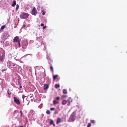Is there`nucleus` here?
<instances>
[{
	"mask_svg": "<svg viewBox=\"0 0 127 127\" xmlns=\"http://www.w3.org/2000/svg\"><path fill=\"white\" fill-rule=\"evenodd\" d=\"M44 25V24L42 23L41 24V26H43Z\"/></svg>",
	"mask_w": 127,
	"mask_h": 127,
	"instance_id": "obj_28",
	"label": "nucleus"
},
{
	"mask_svg": "<svg viewBox=\"0 0 127 127\" xmlns=\"http://www.w3.org/2000/svg\"><path fill=\"white\" fill-rule=\"evenodd\" d=\"M53 103L54 104H57L58 103H59L58 102H57L56 100H54L53 101Z\"/></svg>",
	"mask_w": 127,
	"mask_h": 127,
	"instance_id": "obj_14",
	"label": "nucleus"
},
{
	"mask_svg": "<svg viewBox=\"0 0 127 127\" xmlns=\"http://www.w3.org/2000/svg\"><path fill=\"white\" fill-rule=\"evenodd\" d=\"M16 2L15 1H13V3L12 4V6L13 7H14L15 6V5H16Z\"/></svg>",
	"mask_w": 127,
	"mask_h": 127,
	"instance_id": "obj_13",
	"label": "nucleus"
},
{
	"mask_svg": "<svg viewBox=\"0 0 127 127\" xmlns=\"http://www.w3.org/2000/svg\"><path fill=\"white\" fill-rule=\"evenodd\" d=\"M33 95L32 94H31L29 96L30 97V98H31L33 97Z\"/></svg>",
	"mask_w": 127,
	"mask_h": 127,
	"instance_id": "obj_19",
	"label": "nucleus"
},
{
	"mask_svg": "<svg viewBox=\"0 0 127 127\" xmlns=\"http://www.w3.org/2000/svg\"><path fill=\"white\" fill-rule=\"evenodd\" d=\"M20 113H21V115L22 114V112L21 111H20Z\"/></svg>",
	"mask_w": 127,
	"mask_h": 127,
	"instance_id": "obj_32",
	"label": "nucleus"
},
{
	"mask_svg": "<svg viewBox=\"0 0 127 127\" xmlns=\"http://www.w3.org/2000/svg\"><path fill=\"white\" fill-rule=\"evenodd\" d=\"M8 94H9V95L11 93H10V94H9V92H8Z\"/></svg>",
	"mask_w": 127,
	"mask_h": 127,
	"instance_id": "obj_33",
	"label": "nucleus"
},
{
	"mask_svg": "<svg viewBox=\"0 0 127 127\" xmlns=\"http://www.w3.org/2000/svg\"><path fill=\"white\" fill-rule=\"evenodd\" d=\"M32 14L33 15H36V9L35 7H34L32 9L31 12Z\"/></svg>",
	"mask_w": 127,
	"mask_h": 127,
	"instance_id": "obj_5",
	"label": "nucleus"
},
{
	"mask_svg": "<svg viewBox=\"0 0 127 127\" xmlns=\"http://www.w3.org/2000/svg\"><path fill=\"white\" fill-rule=\"evenodd\" d=\"M48 88V86L47 84H45L44 86V89L45 90L47 89Z\"/></svg>",
	"mask_w": 127,
	"mask_h": 127,
	"instance_id": "obj_8",
	"label": "nucleus"
},
{
	"mask_svg": "<svg viewBox=\"0 0 127 127\" xmlns=\"http://www.w3.org/2000/svg\"><path fill=\"white\" fill-rule=\"evenodd\" d=\"M60 87V85H59V84H56L55 85V87L56 88H57L58 87Z\"/></svg>",
	"mask_w": 127,
	"mask_h": 127,
	"instance_id": "obj_15",
	"label": "nucleus"
},
{
	"mask_svg": "<svg viewBox=\"0 0 127 127\" xmlns=\"http://www.w3.org/2000/svg\"><path fill=\"white\" fill-rule=\"evenodd\" d=\"M16 6H17V7L16 8V9L17 10L19 7V5L17 4L16 5Z\"/></svg>",
	"mask_w": 127,
	"mask_h": 127,
	"instance_id": "obj_20",
	"label": "nucleus"
},
{
	"mask_svg": "<svg viewBox=\"0 0 127 127\" xmlns=\"http://www.w3.org/2000/svg\"><path fill=\"white\" fill-rule=\"evenodd\" d=\"M50 124L51 125L53 124L54 126H55V124L54 123V122L53 120H51L50 121Z\"/></svg>",
	"mask_w": 127,
	"mask_h": 127,
	"instance_id": "obj_12",
	"label": "nucleus"
},
{
	"mask_svg": "<svg viewBox=\"0 0 127 127\" xmlns=\"http://www.w3.org/2000/svg\"><path fill=\"white\" fill-rule=\"evenodd\" d=\"M19 127H23L22 126H21Z\"/></svg>",
	"mask_w": 127,
	"mask_h": 127,
	"instance_id": "obj_34",
	"label": "nucleus"
},
{
	"mask_svg": "<svg viewBox=\"0 0 127 127\" xmlns=\"http://www.w3.org/2000/svg\"><path fill=\"white\" fill-rule=\"evenodd\" d=\"M50 109L51 111H54L55 110V108H51Z\"/></svg>",
	"mask_w": 127,
	"mask_h": 127,
	"instance_id": "obj_24",
	"label": "nucleus"
},
{
	"mask_svg": "<svg viewBox=\"0 0 127 127\" xmlns=\"http://www.w3.org/2000/svg\"><path fill=\"white\" fill-rule=\"evenodd\" d=\"M75 119V117L74 115V113L72 114L70 118V120L71 121L73 122L74 121Z\"/></svg>",
	"mask_w": 127,
	"mask_h": 127,
	"instance_id": "obj_4",
	"label": "nucleus"
},
{
	"mask_svg": "<svg viewBox=\"0 0 127 127\" xmlns=\"http://www.w3.org/2000/svg\"><path fill=\"white\" fill-rule=\"evenodd\" d=\"M67 97V96L66 95H64V96H62V98H66Z\"/></svg>",
	"mask_w": 127,
	"mask_h": 127,
	"instance_id": "obj_23",
	"label": "nucleus"
},
{
	"mask_svg": "<svg viewBox=\"0 0 127 127\" xmlns=\"http://www.w3.org/2000/svg\"><path fill=\"white\" fill-rule=\"evenodd\" d=\"M60 98L59 97H57L56 98V99L58 100H59L60 99Z\"/></svg>",
	"mask_w": 127,
	"mask_h": 127,
	"instance_id": "obj_26",
	"label": "nucleus"
},
{
	"mask_svg": "<svg viewBox=\"0 0 127 127\" xmlns=\"http://www.w3.org/2000/svg\"><path fill=\"white\" fill-rule=\"evenodd\" d=\"M46 27V26H44L43 27V29H44Z\"/></svg>",
	"mask_w": 127,
	"mask_h": 127,
	"instance_id": "obj_29",
	"label": "nucleus"
},
{
	"mask_svg": "<svg viewBox=\"0 0 127 127\" xmlns=\"http://www.w3.org/2000/svg\"><path fill=\"white\" fill-rule=\"evenodd\" d=\"M28 14L25 13H22L21 15V18L22 19H25L27 18L28 16Z\"/></svg>",
	"mask_w": 127,
	"mask_h": 127,
	"instance_id": "obj_1",
	"label": "nucleus"
},
{
	"mask_svg": "<svg viewBox=\"0 0 127 127\" xmlns=\"http://www.w3.org/2000/svg\"><path fill=\"white\" fill-rule=\"evenodd\" d=\"M50 69L51 70L53 71V67L52 66H51L50 67Z\"/></svg>",
	"mask_w": 127,
	"mask_h": 127,
	"instance_id": "obj_27",
	"label": "nucleus"
},
{
	"mask_svg": "<svg viewBox=\"0 0 127 127\" xmlns=\"http://www.w3.org/2000/svg\"><path fill=\"white\" fill-rule=\"evenodd\" d=\"M29 102H28V103L27 104V105H28V104H29Z\"/></svg>",
	"mask_w": 127,
	"mask_h": 127,
	"instance_id": "obj_35",
	"label": "nucleus"
},
{
	"mask_svg": "<svg viewBox=\"0 0 127 127\" xmlns=\"http://www.w3.org/2000/svg\"><path fill=\"white\" fill-rule=\"evenodd\" d=\"M68 101L69 102V104H70L71 102H72L73 99L71 97H69L68 100Z\"/></svg>",
	"mask_w": 127,
	"mask_h": 127,
	"instance_id": "obj_7",
	"label": "nucleus"
},
{
	"mask_svg": "<svg viewBox=\"0 0 127 127\" xmlns=\"http://www.w3.org/2000/svg\"><path fill=\"white\" fill-rule=\"evenodd\" d=\"M4 58V56L3 55L1 56L0 57V60L1 61H2L3 60Z\"/></svg>",
	"mask_w": 127,
	"mask_h": 127,
	"instance_id": "obj_9",
	"label": "nucleus"
},
{
	"mask_svg": "<svg viewBox=\"0 0 127 127\" xmlns=\"http://www.w3.org/2000/svg\"><path fill=\"white\" fill-rule=\"evenodd\" d=\"M61 121V119L60 118H58L57 119V123H60Z\"/></svg>",
	"mask_w": 127,
	"mask_h": 127,
	"instance_id": "obj_11",
	"label": "nucleus"
},
{
	"mask_svg": "<svg viewBox=\"0 0 127 127\" xmlns=\"http://www.w3.org/2000/svg\"><path fill=\"white\" fill-rule=\"evenodd\" d=\"M14 101L17 104L19 105L20 104V102L18 99L16 97H14Z\"/></svg>",
	"mask_w": 127,
	"mask_h": 127,
	"instance_id": "obj_3",
	"label": "nucleus"
},
{
	"mask_svg": "<svg viewBox=\"0 0 127 127\" xmlns=\"http://www.w3.org/2000/svg\"><path fill=\"white\" fill-rule=\"evenodd\" d=\"M46 113H47V114H50V111L49 110H47L46 111Z\"/></svg>",
	"mask_w": 127,
	"mask_h": 127,
	"instance_id": "obj_17",
	"label": "nucleus"
},
{
	"mask_svg": "<svg viewBox=\"0 0 127 127\" xmlns=\"http://www.w3.org/2000/svg\"><path fill=\"white\" fill-rule=\"evenodd\" d=\"M63 93L64 94H66L67 93V90L65 89H64L63 90Z\"/></svg>",
	"mask_w": 127,
	"mask_h": 127,
	"instance_id": "obj_10",
	"label": "nucleus"
},
{
	"mask_svg": "<svg viewBox=\"0 0 127 127\" xmlns=\"http://www.w3.org/2000/svg\"><path fill=\"white\" fill-rule=\"evenodd\" d=\"M67 102V101L65 100H64L62 101V104L64 105H65L66 104Z\"/></svg>",
	"mask_w": 127,
	"mask_h": 127,
	"instance_id": "obj_6",
	"label": "nucleus"
},
{
	"mask_svg": "<svg viewBox=\"0 0 127 127\" xmlns=\"http://www.w3.org/2000/svg\"><path fill=\"white\" fill-rule=\"evenodd\" d=\"M13 40L15 42H17L19 45V47H20V42L19 40V37H18L16 36L14 38Z\"/></svg>",
	"mask_w": 127,
	"mask_h": 127,
	"instance_id": "obj_2",
	"label": "nucleus"
},
{
	"mask_svg": "<svg viewBox=\"0 0 127 127\" xmlns=\"http://www.w3.org/2000/svg\"><path fill=\"white\" fill-rule=\"evenodd\" d=\"M5 25H4L3 26H2L1 27V29L2 30L4 29L5 27Z\"/></svg>",
	"mask_w": 127,
	"mask_h": 127,
	"instance_id": "obj_18",
	"label": "nucleus"
},
{
	"mask_svg": "<svg viewBox=\"0 0 127 127\" xmlns=\"http://www.w3.org/2000/svg\"><path fill=\"white\" fill-rule=\"evenodd\" d=\"M42 15H45V13L43 12L42 13Z\"/></svg>",
	"mask_w": 127,
	"mask_h": 127,
	"instance_id": "obj_31",
	"label": "nucleus"
},
{
	"mask_svg": "<svg viewBox=\"0 0 127 127\" xmlns=\"http://www.w3.org/2000/svg\"><path fill=\"white\" fill-rule=\"evenodd\" d=\"M91 122L92 123H95V121L93 120H91Z\"/></svg>",
	"mask_w": 127,
	"mask_h": 127,
	"instance_id": "obj_22",
	"label": "nucleus"
},
{
	"mask_svg": "<svg viewBox=\"0 0 127 127\" xmlns=\"http://www.w3.org/2000/svg\"><path fill=\"white\" fill-rule=\"evenodd\" d=\"M25 97H26V96H24L23 95H22V97L23 99V101H24V99Z\"/></svg>",
	"mask_w": 127,
	"mask_h": 127,
	"instance_id": "obj_21",
	"label": "nucleus"
},
{
	"mask_svg": "<svg viewBox=\"0 0 127 127\" xmlns=\"http://www.w3.org/2000/svg\"><path fill=\"white\" fill-rule=\"evenodd\" d=\"M58 76L57 75H56L55 76H53V79L54 80H55L57 78Z\"/></svg>",
	"mask_w": 127,
	"mask_h": 127,
	"instance_id": "obj_16",
	"label": "nucleus"
},
{
	"mask_svg": "<svg viewBox=\"0 0 127 127\" xmlns=\"http://www.w3.org/2000/svg\"><path fill=\"white\" fill-rule=\"evenodd\" d=\"M5 70H6L5 69H3L2 70V72H3L4 71H5Z\"/></svg>",
	"mask_w": 127,
	"mask_h": 127,
	"instance_id": "obj_30",
	"label": "nucleus"
},
{
	"mask_svg": "<svg viewBox=\"0 0 127 127\" xmlns=\"http://www.w3.org/2000/svg\"><path fill=\"white\" fill-rule=\"evenodd\" d=\"M91 126V124L90 123H89L87 127H90Z\"/></svg>",
	"mask_w": 127,
	"mask_h": 127,
	"instance_id": "obj_25",
	"label": "nucleus"
},
{
	"mask_svg": "<svg viewBox=\"0 0 127 127\" xmlns=\"http://www.w3.org/2000/svg\"><path fill=\"white\" fill-rule=\"evenodd\" d=\"M68 105V106H69V105H70V104H69V105Z\"/></svg>",
	"mask_w": 127,
	"mask_h": 127,
	"instance_id": "obj_36",
	"label": "nucleus"
}]
</instances>
